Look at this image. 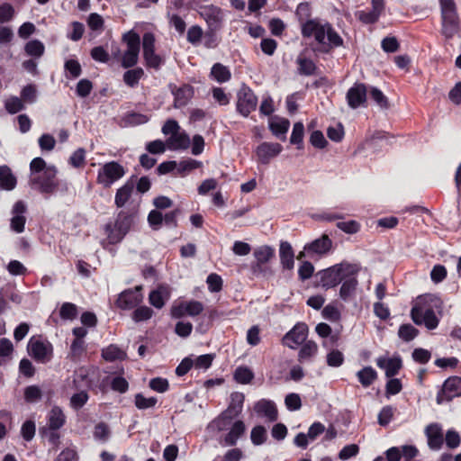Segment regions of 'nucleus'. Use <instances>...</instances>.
Returning a JSON list of instances; mask_svg holds the SVG:
<instances>
[{
	"label": "nucleus",
	"mask_w": 461,
	"mask_h": 461,
	"mask_svg": "<svg viewBox=\"0 0 461 461\" xmlns=\"http://www.w3.org/2000/svg\"><path fill=\"white\" fill-rule=\"evenodd\" d=\"M295 15L301 23L302 36L304 39L314 38L319 45L317 51L328 54L333 49L344 46L342 37L330 23L311 19L312 6L309 2L300 3L296 7Z\"/></svg>",
	"instance_id": "nucleus-1"
},
{
	"label": "nucleus",
	"mask_w": 461,
	"mask_h": 461,
	"mask_svg": "<svg viewBox=\"0 0 461 461\" xmlns=\"http://www.w3.org/2000/svg\"><path fill=\"white\" fill-rule=\"evenodd\" d=\"M359 268L357 265L348 262L335 264L325 269L318 271L313 276L312 285L315 288L321 287L324 290L336 287L339 285L346 275L357 274Z\"/></svg>",
	"instance_id": "nucleus-2"
},
{
	"label": "nucleus",
	"mask_w": 461,
	"mask_h": 461,
	"mask_svg": "<svg viewBox=\"0 0 461 461\" xmlns=\"http://www.w3.org/2000/svg\"><path fill=\"white\" fill-rule=\"evenodd\" d=\"M137 212L131 210H121L114 222H109L104 226V231L110 244L120 243L130 231L134 223Z\"/></svg>",
	"instance_id": "nucleus-3"
},
{
	"label": "nucleus",
	"mask_w": 461,
	"mask_h": 461,
	"mask_svg": "<svg viewBox=\"0 0 461 461\" xmlns=\"http://www.w3.org/2000/svg\"><path fill=\"white\" fill-rule=\"evenodd\" d=\"M441 13V34L452 39L460 30V19L454 0H439Z\"/></svg>",
	"instance_id": "nucleus-4"
},
{
	"label": "nucleus",
	"mask_w": 461,
	"mask_h": 461,
	"mask_svg": "<svg viewBox=\"0 0 461 461\" xmlns=\"http://www.w3.org/2000/svg\"><path fill=\"white\" fill-rule=\"evenodd\" d=\"M29 184L42 194H53L59 186L56 167L49 166L46 171L30 176Z\"/></svg>",
	"instance_id": "nucleus-5"
},
{
	"label": "nucleus",
	"mask_w": 461,
	"mask_h": 461,
	"mask_svg": "<svg viewBox=\"0 0 461 461\" xmlns=\"http://www.w3.org/2000/svg\"><path fill=\"white\" fill-rule=\"evenodd\" d=\"M275 249L268 245H263L255 249L253 255L256 261L251 266L253 273L262 275L265 277L273 276L272 268L267 264L275 258Z\"/></svg>",
	"instance_id": "nucleus-6"
},
{
	"label": "nucleus",
	"mask_w": 461,
	"mask_h": 461,
	"mask_svg": "<svg viewBox=\"0 0 461 461\" xmlns=\"http://www.w3.org/2000/svg\"><path fill=\"white\" fill-rule=\"evenodd\" d=\"M28 354L41 364L49 363L53 357V346L48 340L32 337L27 345Z\"/></svg>",
	"instance_id": "nucleus-7"
},
{
	"label": "nucleus",
	"mask_w": 461,
	"mask_h": 461,
	"mask_svg": "<svg viewBox=\"0 0 461 461\" xmlns=\"http://www.w3.org/2000/svg\"><path fill=\"white\" fill-rule=\"evenodd\" d=\"M125 175L124 167L116 161L105 163L97 173L96 182L104 187H110Z\"/></svg>",
	"instance_id": "nucleus-8"
},
{
	"label": "nucleus",
	"mask_w": 461,
	"mask_h": 461,
	"mask_svg": "<svg viewBox=\"0 0 461 461\" xmlns=\"http://www.w3.org/2000/svg\"><path fill=\"white\" fill-rule=\"evenodd\" d=\"M258 105V97L253 90L247 85H243L237 94V111L242 116L248 117Z\"/></svg>",
	"instance_id": "nucleus-9"
},
{
	"label": "nucleus",
	"mask_w": 461,
	"mask_h": 461,
	"mask_svg": "<svg viewBox=\"0 0 461 461\" xmlns=\"http://www.w3.org/2000/svg\"><path fill=\"white\" fill-rule=\"evenodd\" d=\"M141 290L142 287L140 285L125 289L119 294L118 298L114 302L115 306L121 310H131L136 308L143 300Z\"/></svg>",
	"instance_id": "nucleus-10"
},
{
	"label": "nucleus",
	"mask_w": 461,
	"mask_h": 461,
	"mask_svg": "<svg viewBox=\"0 0 461 461\" xmlns=\"http://www.w3.org/2000/svg\"><path fill=\"white\" fill-rule=\"evenodd\" d=\"M198 14L205 21L207 28H222L224 12L221 7L214 5H201Z\"/></svg>",
	"instance_id": "nucleus-11"
},
{
	"label": "nucleus",
	"mask_w": 461,
	"mask_h": 461,
	"mask_svg": "<svg viewBox=\"0 0 461 461\" xmlns=\"http://www.w3.org/2000/svg\"><path fill=\"white\" fill-rule=\"evenodd\" d=\"M459 396H461V377L454 375L445 380L442 389L437 394L436 401L438 404H441Z\"/></svg>",
	"instance_id": "nucleus-12"
},
{
	"label": "nucleus",
	"mask_w": 461,
	"mask_h": 461,
	"mask_svg": "<svg viewBox=\"0 0 461 461\" xmlns=\"http://www.w3.org/2000/svg\"><path fill=\"white\" fill-rule=\"evenodd\" d=\"M367 87L364 83H355L347 92L346 99L348 106L357 109L366 106L367 100Z\"/></svg>",
	"instance_id": "nucleus-13"
},
{
	"label": "nucleus",
	"mask_w": 461,
	"mask_h": 461,
	"mask_svg": "<svg viewBox=\"0 0 461 461\" xmlns=\"http://www.w3.org/2000/svg\"><path fill=\"white\" fill-rule=\"evenodd\" d=\"M283 147L279 143L262 142L256 149L258 161L261 164L267 165L270 160L279 155Z\"/></svg>",
	"instance_id": "nucleus-14"
},
{
	"label": "nucleus",
	"mask_w": 461,
	"mask_h": 461,
	"mask_svg": "<svg viewBox=\"0 0 461 461\" xmlns=\"http://www.w3.org/2000/svg\"><path fill=\"white\" fill-rule=\"evenodd\" d=\"M27 211L25 203L22 200L17 201L12 209L13 217L11 219V229L16 233H22L24 230L26 218L23 215Z\"/></svg>",
	"instance_id": "nucleus-15"
},
{
	"label": "nucleus",
	"mask_w": 461,
	"mask_h": 461,
	"mask_svg": "<svg viewBox=\"0 0 461 461\" xmlns=\"http://www.w3.org/2000/svg\"><path fill=\"white\" fill-rule=\"evenodd\" d=\"M428 446L431 450H439L444 444V434L438 423H431L425 429Z\"/></svg>",
	"instance_id": "nucleus-16"
},
{
	"label": "nucleus",
	"mask_w": 461,
	"mask_h": 461,
	"mask_svg": "<svg viewBox=\"0 0 461 461\" xmlns=\"http://www.w3.org/2000/svg\"><path fill=\"white\" fill-rule=\"evenodd\" d=\"M332 247V240L327 234L321 235L319 239L304 245V250L308 251L309 256L327 254Z\"/></svg>",
	"instance_id": "nucleus-17"
},
{
	"label": "nucleus",
	"mask_w": 461,
	"mask_h": 461,
	"mask_svg": "<svg viewBox=\"0 0 461 461\" xmlns=\"http://www.w3.org/2000/svg\"><path fill=\"white\" fill-rule=\"evenodd\" d=\"M254 410L258 416L265 417L268 421L274 422L278 418V411L276 403L267 399H261L254 405Z\"/></svg>",
	"instance_id": "nucleus-18"
},
{
	"label": "nucleus",
	"mask_w": 461,
	"mask_h": 461,
	"mask_svg": "<svg viewBox=\"0 0 461 461\" xmlns=\"http://www.w3.org/2000/svg\"><path fill=\"white\" fill-rule=\"evenodd\" d=\"M245 395L240 392H233L230 394V401L226 410L221 413L228 418L234 420L239 417L243 410Z\"/></svg>",
	"instance_id": "nucleus-19"
},
{
	"label": "nucleus",
	"mask_w": 461,
	"mask_h": 461,
	"mask_svg": "<svg viewBox=\"0 0 461 461\" xmlns=\"http://www.w3.org/2000/svg\"><path fill=\"white\" fill-rule=\"evenodd\" d=\"M376 365L378 367L385 370L386 377H393L397 375L402 369V360L400 356L391 358L378 357L376 359Z\"/></svg>",
	"instance_id": "nucleus-20"
},
{
	"label": "nucleus",
	"mask_w": 461,
	"mask_h": 461,
	"mask_svg": "<svg viewBox=\"0 0 461 461\" xmlns=\"http://www.w3.org/2000/svg\"><path fill=\"white\" fill-rule=\"evenodd\" d=\"M246 425L243 420H236L231 425L229 432L224 435L221 441L222 445L234 447L237 445L238 440L245 434Z\"/></svg>",
	"instance_id": "nucleus-21"
},
{
	"label": "nucleus",
	"mask_w": 461,
	"mask_h": 461,
	"mask_svg": "<svg viewBox=\"0 0 461 461\" xmlns=\"http://www.w3.org/2000/svg\"><path fill=\"white\" fill-rule=\"evenodd\" d=\"M307 333V325L305 323H297L290 331L285 335L284 343L294 348V346L289 344L287 341H292L295 345H300L306 339Z\"/></svg>",
	"instance_id": "nucleus-22"
},
{
	"label": "nucleus",
	"mask_w": 461,
	"mask_h": 461,
	"mask_svg": "<svg viewBox=\"0 0 461 461\" xmlns=\"http://www.w3.org/2000/svg\"><path fill=\"white\" fill-rule=\"evenodd\" d=\"M174 95V105L176 108L185 106L194 95V87L188 84H185L180 87H175L172 90Z\"/></svg>",
	"instance_id": "nucleus-23"
},
{
	"label": "nucleus",
	"mask_w": 461,
	"mask_h": 461,
	"mask_svg": "<svg viewBox=\"0 0 461 461\" xmlns=\"http://www.w3.org/2000/svg\"><path fill=\"white\" fill-rule=\"evenodd\" d=\"M66 423V416L62 409L59 406H54L47 416V427L44 430H59Z\"/></svg>",
	"instance_id": "nucleus-24"
},
{
	"label": "nucleus",
	"mask_w": 461,
	"mask_h": 461,
	"mask_svg": "<svg viewBox=\"0 0 461 461\" xmlns=\"http://www.w3.org/2000/svg\"><path fill=\"white\" fill-rule=\"evenodd\" d=\"M356 276L357 274H345V277L342 280V285L339 289V296L344 302L349 301L357 290L358 281Z\"/></svg>",
	"instance_id": "nucleus-25"
},
{
	"label": "nucleus",
	"mask_w": 461,
	"mask_h": 461,
	"mask_svg": "<svg viewBox=\"0 0 461 461\" xmlns=\"http://www.w3.org/2000/svg\"><path fill=\"white\" fill-rule=\"evenodd\" d=\"M280 262L284 269L292 270L294 267V253L288 241H281L279 248Z\"/></svg>",
	"instance_id": "nucleus-26"
},
{
	"label": "nucleus",
	"mask_w": 461,
	"mask_h": 461,
	"mask_svg": "<svg viewBox=\"0 0 461 461\" xmlns=\"http://www.w3.org/2000/svg\"><path fill=\"white\" fill-rule=\"evenodd\" d=\"M134 182L132 179L126 181V183L117 189L114 203L118 208H122L130 200L134 190Z\"/></svg>",
	"instance_id": "nucleus-27"
},
{
	"label": "nucleus",
	"mask_w": 461,
	"mask_h": 461,
	"mask_svg": "<svg viewBox=\"0 0 461 461\" xmlns=\"http://www.w3.org/2000/svg\"><path fill=\"white\" fill-rule=\"evenodd\" d=\"M94 381L89 377V373L85 367H80L74 373L73 375V388L80 390L81 388L92 389Z\"/></svg>",
	"instance_id": "nucleus-28"
},
{
	"label": "nucleus",
	"mask_w": 461,
	"mask_h": 461,
	"mask_svg": "<svg viewBox=\"0 0 461 461\" xmlns=\"http://www.w3.org/2000/svg\"><path fill=\"white\" fill-rule=\"evenodd\" d=\"M16 185L17 179L11 168L6 165L0 166V188L12 191L15 188Z\"/></svg>",
	"instance_id": "nucleus-29"
},
{
	"label": "nucleus",
	"mask_w": 461,
	"mask_h": 461,
	"mask_svg": "<svg viewBox=\"0 0 461 461\" xmlns=\"http://www.w3.org/2000/svg\"><path fill=\"white\" fill-rule=\"evenodd\" d=\"M166 144L171 150L186 149L190 146L189 136L185 132H176L173 136H170Z\"/></svg>",
	"instance_id": "nucleus-30"
},
{
	"label": "nucleus",
	"mask_w": 461,
	"mask_h": 461,
	"mask_svg": "<svg viewBox=\"0 0 461 461\" xmlns=\"http://www.w3.org/2000/svg\"><path fill=\"white\" fill-rule=\"evenodd\" d=\"M297 73L301 76L310 77L316 74L318 67L314 61L303 56H298L296 59Z\"/></svg>",
	"instance_id": "nucleus-31"
},
{
	"label": "nucleus",
	"mask_w": 461,
	"mask_h": 461,
	"mask_svg": "<svg viewBox=\"0 0 461 461\" xmlns=\"http://www.w3.org/2000/svg\"><path fill=\"white\" fill-rule=\"evenodd\" d=\"M122 76L123 82L129 87H135L138 86L140 80L144 77V70L140 67L130 69L127 68Z\"/></svg>",
	"instance_id": "nucleus-32"
},
{
	"label": "nucleus",
	"mask_w": 461,
	"mask_h": 461,
	"mask_svg": "<svg viewBox=\"0 0 461 461\" xmlns=\"http://www.w3.org/2000/svg\"><path fill=\"white\" fill-rule=\"evenodd\" d=\"M122 41L126 44L127 51L139 52L140 50V37L134 31L130 30L122 34Z\"/></svg>",
	"instance_id": "nucleus-33"
},
{
	"label": "nucleus",
	"mask_w": 461,
	"mask_h": 461,
	"mask_svg": "<svg viewBox=\"0 0 461 461\" xmlns=\"http://www.w3.org/2000/svg\"><path fill=\"white\" fill-rule=\"evenodd\" d=\"M102 357L108 362L123 360L126 357V353L117 345L111 344L102 349Z\"/></svg>",
	"instance_id": "nucleus-34"
},
{
	"label": "nucleus",
	"mask_w": 461,
	"mask_h": 461,
	"mask_svg": "<svg viewBox=\"0 0 461 461\" xmlns=\"http://www.w3.org/2000/svg\"><path fill=\"white\" fill-rule=\"evenodd\" d=\"M377 372L372 366H365L357 373V377L363 387H369L376 379Z\"/></svg>",
	"instance_id": "nucleus-35"
},
{
	"label": "nucleus",
	"mask_w": 461,
	"mask_h": 461,
	"mask_svg": "<svg viewBox=\"0 0 461 461\" xmlns=\"http://www.w3.org/2000/svg\"><path fill=\"white\" fill-rule=\"evenodd\" d=\"M290 127V122L288 119L280 118L277 121L271 122L269 123V129L272 133L282 140H285V134Z\"/></svg>",
	"instance_id": "nucleus-36"
},
{
	"label": "nucleus",
	"mask_w": 461,
	"mask_h": 461,
	"mask_svg": "<svg viewBox=\"0 0 461 461\" xmlns=\"http://www.w3.org/2000/svg\"><path fill=\"white\" fill-rule=\"evenodd\" d=\"M211 77L218 83H225L230 79L231 73L226 66L215 63L211 68Z\"/></svg>",
	"instance_id": "nucleus-37"
},
{
	"label": "nucleus",
	"mask_w": 461,
	"mask_h": 461,
	"mask_svg": "<svg viewBox=\"0 0 461 461\" xmlns=\"http://www.w3.org/2000/svg\"><path fill=\"white\" fill-rule=\"evenodd\" d=\"M318 351L317 344L312 340L305 342L299 350L298 360L303 363L307 360H311Z\"/></svg>",
	"instance_id": "nucleus-38"
},
{
	"label": "nucleus",
	"mask_w": 461,
	"mask_h": 461,
	"mask_svg": "<svg viewBox=\"0 0 461 461\" xmlns=\"http://www.w3.org/2000/svg\"><path fill=\"white\" fill-rule=\"evenodd\" d=\"M203 166L201 161L193 159V158H186L184 160H181L176 167V175H179L181 176H185L189 172L200 168Z\"/></svg>",
	"instance_id": "nucleus-39"
},
{
	"label": "nucleus",
	"mask_w": 461,
	"mask_h": 461,
	"mask_svg": "<svg viewBox=\"0 0 461 461\" xmlns=\"http://www.w3.org/2000/svg\"><path fill=\"white\" fill-rule=\"evenodd\" d=\"M303 136H304V125L302 122H297L294 124L292 134L290 137V142L293 145H296L298 149L303 148Z\"/></svg>",
	"instance_id": "nucleus-40"
},
{
	"label": "nucleus",
	"mask_w": 461,
	"mask_h": 461,
	"mask_svg": "<svg viewBox=\"0 0 461 461\" xmlns=\"http://www.w3.org/2000/svg\"><path fill=\"white\" fill-rule=\"evenodd\" d=\"M64 68L66 77L68 79L77 78L82 74V67L77 59H70L66 60Z\"/></svg>",
	"instance_id": "nucleus-41"
},
{
	"label": "nucleus",
	"mask_w": 461,
	"mask_h": 461,
	"mask_svg": "<svg viewBox=\"0 0 461 461\" xmlns=\"http://www.w3.org/2000/svg\"><path fill=\"white\" fill-rule=\"evenodd\" d=\"M143 59L146 68L156 71H158L165 64V59L156 52L143 55Z\"/></svg>",
	"instance_id": "nucleus-42"
},
{
	"label": "nucleus",
	"mask_w": 461,
	"mask_h": 461,
	"mask_svg": "<svg viewBox=\"0 0 461 461\" xmlns=\"http://www.w3.org/2000/svg\"><path fill=\"white\" fill-rule=\"evenodd\" d=\"M221 29H213V28H207V30L203 32V45L207 49H215L219 42L220 39L217 35V32Z\"/></svg>",
	"instance_id": "nucleus-43"
},
{
	"label": "nucleus",
	"mask_w": 461,
	"mask_h": 461,
	"mask_svg": "<svg viewBox=\"0 0 461 461\" xmlns=\"http://www.w3.org/2000/svg\"><path fill=\"white\" fill-rule=\"evenodd\" d=\"M24 50L29 56L40 58L43 55L45 47L41 41L32 40L25 44Z\"/></svg>",
	"instance_id": "nucleus-44"
},
{
	"label": "nucleus",
	"mask_w": 461,
	"mask_h": 461,
	"mask_svg": "<svg viewBox=\"0 0 461 461\" xmlns=\"http://www.w3.org/2000/svg\"><path fill=\"white\" fill-rule=\"evenodd\" d=\"M93 435L96 440L106 442L111 436L110 427L105 422L100 421L95 426Z\"/></svg>",
	"instance_id": "nucleus-45"
},
{
	"label": "nucleus",
	"mask_w": 461,
	"mask_h": 461,
	"mask_svg": "<svg viewBox=\"0 0 461 461\" xmlns=\"http://www.w3.org/2000/svg\"><path fill=\"white\" fill-rule=\"evenodd\" d=\"M250 439L255 446L264 444L267 439V433L266 428L262 425L255 426L251 429Z\"/></svg>",
	"instance_id": "nucleus-46"
},
{
	"label": "nucleus",
	"mask_w": 461,
	"mask_h": 461,
	"mask_svg": "<svg viewBox=\"0 0 461 461\" xmlns=\"http://www.w3.org/2000/svg\"><path fill=\"white\" fill-rule=\"evenodd\" d=\"M77 306L72 303H64L59 309V316L65 321H72L77 317Z\"/></svg>",
	"instance_id": "nucleus-47"
},
{
	"label": "nucleus",
	"mask_w": 461,
	"mask_h": 461,
	"mask_svg": "<svg viewBox=\"0 0 461 461\" xmlns=\"http://www.w3.org/2000/svg\"><path fill=\"white\" fill-rule=\"evenodd\" d=\"M253 378V372L247 366H239L234 372V379L240 384H249Z\"/></svg>",
	"instance_id": "nucleus-48"
},
{
	"label": "nucleus",
	"mask_w": 461,
	"mask_h": 461,
	"mask_svg": "<svg viewBox=\"0 0 461 461\" xmlns=\"http://www.w3.org/2000/svg\"><path fill=\"white\" fill-rule=\"evenodd\" d=\"M419 334V330L411 324H402L398 330V336L404 341L409 342L414 339Z\"/></svg>",
	"instance_id": "nucleus-49"
},
{
	"label": "nucleus",
	"mask_w": 461,
	"mask_h": 461,
	"mask_svg": "<svg viewBox=\"0 0 461 461\" xmlns=\"http://www.w3.org/2000/svg\"><path fill=\"white\" fill-rule=\"evenodd\" d=\"M155 43V35L152 32H145L142 36V41H140L142 45V56L156 52Z\"/></svg>",
	"instance_id": "nucleus-50"
},
{
	"label": "nucleus",
	"mask_w": 461,
	"mask_h": 461,
	"mask_svg": "<svg viewBox=\"0 0 461 461\" xmlns=\"http://www.w3.org/2000/svg\"><path fill=\"white\" fill-rule=\"evenodd\" d=\"M203 35V31L201 26L192 25L187 31L186 40L192 45L197 46L200 44Z\"/></svg>",
	"instance_id": "nucleus-51"
},
{
	"label": "nucleus",
	"mask_w": 461,
	"mask_h": 461,
	"mask_svg": "<svg viewBox=\"0 0 461 461\" xmlns=\"http://www.w3.org/2000/svg\"><path fill=\"white\" fill-rule=\"evenodd\" d=\"M206 284L211 293H219L222 290L223 280L220 275L211 273L206 278Z\"/></svg>",
	"instance_id": "nucleus-52"
},
{
	"label": "nucleus",
	"mask_w": 461,
	"mask_h": 461,
	"mask_svg": "<svg viewBox=\"0 0 461 461\" xmlns=\"http://www.w3.org/2000/svg\"><path fill=\"white\" fill-rule=\"evenodd\" d=\"M68 163L75 168H81L86 164V149L78 148L69 158Z\"/></svg>",
	"instance_id": "nucleus-53"
},
{
	"label": "nucleus",
	"mask_w": 461,
	"mask_h": 461,
	"mask_svg": "<svg viewBox=\"0 0 461 461\" xmlns=\"http://www.w3.org/2000/svg\"><path fill=\"white\" fill-rule=\"evenodd\" d=\"M369 95L374 102H375L382 109H387L389 107L388 98L377 87L372 86L369 90Z\"/></svg>",
	"instance_id": "nucleus-54"
},
{
	"label": "nucleus",
	"mask_w": 461,
	"mask_h": 461,
	"mask_svg": "<svg viewBox=\"0 0 461 461\" xmlns=\"http://www.w3.org/2000/svg\"><path fill=\"white\" fill-rule=\"evenodd\" d=\"M345 360L344 355L339 349H332L327 354V365L331 367H339L343 365Z\"/></svg>",
	"instance_id": "nucleus-55"
},
{
	"label": "nucleus",
	"mask_w": 461,
	"mask_h": 461,
	"mask_svg": "<svg viewBox=\"0 0 461 461\" xmlns=\"http://www.w3.org/2000/svg\"><path fill=\"white\" fill-rule=\"evenodd\" d=\"M5 108L9 113L14 114L23 110L24 104L21 98L12 96L5 102Z\"/></svg>",
	"instance_id": "nucleus-56"
},
{
	"label": "nucleus",
	"mask_w": 461,
	"mask_h": 461,
	"mask_svg": "<svg viewBox=\"0 0 461 461\" xmlns=\"http://www.w3.org/2000/svg\"><path fill=\"white\" fill-rule=\"evenodd\" d=\"M42 397V392L37 385H29L24 389V400L32 403L40 401Z\"/></svg>",
	"instance_id": "nucleus-57"
},
{
	"label": "nucleus",
	"mask_w": 461,
	"mask_h": 461,
	"mask_svg": "<svg viewBox=\"0 0 461 461\" xmlns=\"http://www.w3.org/2000/svg\"><path fill=\"white\" fill-rule=\"evenodd\" d=\"M89 395L86 390L74 393L70 398V405L75 410L81 409L88 401Z\"/></svg>",
	"instance_id": "nucleus-58"
},
{
	"label": "nucleus",
	"mask_w": 461,
	"mask_h": 461,
	"mask_svg": "<svg viewBox=\"0 0 461 461\" xmlns=\"http://www.w3.org/2000/svg\"><path fill=\"white\" fill-rule=\"evenodd\" d=\"M93 90V83L86 78L80 79L76 86V94L81 98L87 97Z\"/></svg>",
	"instance_id": "nucleus-59"
},
{
	"label": "nucleus",
	"mask_w": 461,
	"mask_h": 461,
	"mask_svg": "<svg viewBox=\"0 0 461 461\" xmlns=\"http://www.w3.org/2000/svg\"><path fill=\"white\" fill-rule=\"evenodd\" d=\"M139 52L125 50L122 56L121 66L123 68H131L135 67L139 61Z\"/></svg>",
	"instance_id": "nucleus-60"
},
{
	"label": "nucleus",
	"mask_w": 461,
	"mask_h": 461,
	"mask_svg": "<svg viewBox=\"0 0 461 461\" xmlns=\"http://www.w3.org/2000/svg\"><path fill=\"white\" fill-rule=\"evenodd\" d=\"M153 315V310L148 306L137 307L132 312V319L136 322L149 320Z\"/></svg>",
	"instance_id": "nucleus-61"
},
{
	"label": "nucleus",
	"mask_w": 461,
	"mask_h": 461,
	"mask_svg": "<svg viewBox=\"0 0 461 461\" xmlns=\"http://www.w3.org/2000/svg\"><path fill=\"white\" fill-rule=\"evenodd\" d=\"M357 16L358 20L365 24H374L378 22L381 15L373 10H362L357 14Z\"/></svg>",
	"instance_id": "nucleus-62"
},
{
	"label": "nucleus",
	"mask_w": 461,
	"mask_h": 461,
	"mask_svg": "<svg viewBox=\"0 0 461 461\" xmlns=\"http://www.w3.org/2000/svg\"><path fill=\"white\" fill-rule=\"evenodd\" d=\"M381 47L384 52L393 53L400 49V43L396 37L387 36L382 40Z\"/></svg>",
	"instance_id": "nucleus-63"
},
{
	"label": "nucleus",
	"mask_w": 461,
	"mask_h": 461,
	"mask_svg": "<svg viewBox=\"0 0 461 461\" xmlns=\"http://www.w3.org/2000/svg\"><path fill=\"white\" fill-rule=\"evenodd\" d=\"M401 447L402 457H403L404 461H420L415 460V458L419 456L420 451L414 445H403Z\"/></svg>",
	"instance_id": "nucleus-64"
}]
</instances>
